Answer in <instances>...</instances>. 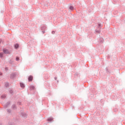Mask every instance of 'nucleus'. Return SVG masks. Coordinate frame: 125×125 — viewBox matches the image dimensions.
Listing matches in <instances>:
<instances>
[{
	"instance_id": "5",
	"label": "nucleus",
	"mask_w": 125,
	"mask_h": 125,
	"mask_svg": "<svg viewBox=\"0 0 125 125\" xmlns=\"http://www.w3.org/2000/svg\"><path fill=\"white\" fill-rule=\"evenodd\" d=\"M28 80L29 82H32V81H33V76H29L28 77Z\"/></svg>"
},
{
	"instance_id": "23",
	"label": "nucleus",
	"mask_w": 125,
	"mask_h": 125,
	"mask_svg": "<svg viewBox=\"0 0 125 125\" xmlns=\"http://www.w3.org/2000/svg\"><path fill=\"white\" fill-rule=\"evenodd\" d=\"M18 104L19 105H21V103H20V102L18 103Z\"/></svg>"
},
{
	"instance_id": "1",
	"label": "nucleus",
	"mask_w": 125,
	"mask_h": 125,
	"mask_svg": "<svg viewBox=\"0 0 125 125\" xmlns=\"http://www.w3.org/2000/svg\"><path fill=\"white\" fill-rule=\"evenodd\" d=\"M41 30L42 31L43 34H44L45 33V30H46V26L45 25H43L41 27Z\"/></svg>"
},
{
	"instance_id": "24",
	"label": "nucleus",
	"mask_w": 125,
	"mask_h": 125,
	"mask_svg": "<svg viewBox=\"0 0 125 125\" xmlns=\"http://www.w3.org/2000/svg\"><path fill=\"white\" fill-rule=\"evenodd\" d=\"M2 75V73L1 72H0V76H1Z\"/></svg>"
},
{
	"instance_id": "9",
	"label": "nucleus",
	"mask_w": 125,
	"mask_h": 125,
	"mask_svg": "<svg viewBox=\"0 0 125 125\" xmlns=\"http://www.w3.org/2000/svg\"><path fill=\"white\" fill-rule=\"evenodd\" d=\"M19 47V44H16L15 45V48H16V49H17V48H18Z\"/></svg>"
},
{
	"instance_id": "4",
	"label": "nucleus",
	"mask_w": 125,
	"mask_h": 125,
	"mask_svg": "<svg viewBox=\"0 0 125 125\" xmlns=\"http://www.w3.org/2000/svg\"><path fill=\"white\" fill-rule=\"evenodd\" d=\"M3 51L5 54H9V53H10L9 51H8L7 49H3Z\"/></svg>"
},
{
	"instance_id": "26",
	"label": "nucleus",
	"mask_w": 125,
	"mask_h": 125,
	"mask_svg": "<svg viewBox=\"0 0 125 125\" xmlns=\"http://www.w3.org/2000/svg\"><path fill=\"white\" fill-rule=\"evenodd\" d=\"M55 80H57V77H55Z\"/></svg>"
},
{
	"instance_id": "21",
	"label": "nucleus",
	"mask_w": 125,
	"mask_h": 125,
	"mask_svg": "<svg viewBox=\"0 0 125 125\" xmlns=\"http://www.w3.org/2000/svg\"><path fill=\"white\" fill-rule=\"evenodd\" d=\"M5 70L6 71H8V68L6 67V68H5Z\"/></svg>"
},
{
	"instance_id": "17",
	"label": "nucleus",
	"mask_w": 125,
	"mask_h": 125,
	"mask_svg": "<svg viewBox=\"0 0 125 125\" xmlns=\"http://www.w3.org/2000/svg\"><path fill=\"white\" fill-rule=\"evenodd\" d=\"M7 113H11V109H7Z\"/></svg>"
},
{
	"instance_id": "13",
	"label": "nucleus",
	"mask_w": 125,
	"mask_h": 125,
	"mask_svg": "<svg viewBox=\"0 0 125 125\" xmlns=\"http://www.w3.org/2000/svg\"><path fill=\"white\" fill-rule=\"evenodd\" d=\"M12 109H16V105H15V104H13L12 105Z\"/></svg>"
},
{
	"instance_id": "14",
	"label": "nucleus",
	"mask_w": 125,
	"mask_h": 125,
	"mask_svg": "<svg viewBox=\"0 0 125 125\" xmlns=\"http://www.w3.org/2000/svg\"><path fill=\"white\" fill-rule=\"evenodd\" d=\"M53 120V118H50L47 119V121L48 122H51V121H52Z\"/></svg>"
},
{
	"instance_id": "19",
	"label": "nucleus",
	"mask_w": 125,
	"mask_h": 125,
	"mask_svg": "<svg viewBox=\"0 0 125 125\" xmlns=\"http://www.w3.org/2000/svg\"><path fill=\"white\" fill-rule=\"evenodd\" d=\"M16 61H18L19 60V57H17L16 58Z\"/></svg>"
},
{
	"instance_id": "10",
	"label": "nucleus",
	"mask_w": 125,
	"mask_h": 125,
	"mask_svg": "<svg viewBox=\"0 0 125 125\" xmlns=\"http://www.w3.org/2000/svg\"><path fill=\"white\" fill-rule=\"evenodd\" d=\"M99 42H104V40L103 39V38H100Z\"/></svg>"
},
{
	"instance_id": "11",
	"label": "nucleus",
	"mask_w": 125,
	"mask_h": 125,
	"mask_svg": "<svg viewBox=\"0 0 125 125\" xmlns=\"http://www.w3.org/2000/svg\"><path fill=\"white\" fill-rule=\"evenodd\" d=\"M69 8L70 10H74V7L73 6H70Z\"/></svg>"
},
{
	"instance_id": "20",
	"label": "nucleus",
	"mask_w": 125,
	"mask_h": 125,
	"mask_svg": "<svg viewBox=\"0 0 125 125\" xmlns=\"http://www.w3.org/2000/svg\"><path fill=\"white\" fill-rule=\"evenodd\" d=\"M52 34L53 35H54V34H55V31H52Z\"/></svg>"
},
{
	"instance_id": "15",
	"label": "nucleus",
	"mask_w": 125,
	"mask_h": 125,
	"mask_svg": "<svg viewBox=\"0 0 125 125\" xmlns=\"http://www.w3.org/2000/svg\"><path fill=\"white\" fill-rule=\"evenodd\" d=\"M5 87H7V86H8V82L5 83Z\"/></svg>"
},
{
	"instance_id": "12",
	"label": "nucleus",
	"mask_w": 125,
	"mask_h": 125,
	"mask_svg": "<svg viewBox=\"0 0 125 125\" xmlns=\"http://www.w3.org/2000/svg\"><path fill=\"white\" fill-rule=\"evenodd\" d=\"M20 85L21 87H25V85L23 83H20Z\"/></svg>"
},
{
	"instance_id": "8",
	"label": "nucleus",
	"mask_w": 125,
	"mask_h": 125,
	"mask_svg": "<svg viewBox=\"0 0 125 125\" xmlns=\"http://www.w3.org/2000/svg\"><path fill=\"white\" fill-rule=\"evenodd\" d=\"M6 98V95L3 94L1 96V99H4L5 98Z\"/></svg>"
},
{
	"instance_id": "2",
	"label": "nucleus",
	"mask_w": 125,
	"mask_h": 125,
	"mask_svg": "<svg viewBox=\"0 0 125 125\" xmlns=\"http://www.w3.org/2000/svg\"><path fill=\"white\" fill-rule=\"evenodd\" d=\"M16 77V74L13 73H12L10 75V78L11 79H14V78H15Z\"/></svg>"
},
{
	"instance_id": "7",
	"label": "nucleus",
	"mask_w": 125,
	"mask_h": 125,
	"mask_svg": "<svg viewBox=\"0 0 125 125\" xmlns=\"http://www.w3.org/2000/svg\"><path fill=\"white\" fill-rule=\"evenodd\" d=\"M30 90H35V86L31 85L30 87Z\"/></svg>"
},
{
	"instance_id": "16",
	"label": "nucleus",
	"mask_w": 125,
	"mask_h": 125,
	"mask_svg": "<svg viewBox=\"0 0 125 125\" xmlns=\"http://www.w3.org/2000/svg\"><path fill=\"white\" fill-rule=\"evenodd\" d=\"M9 92L11 94H12L13 93V90H12V89H10Z\"/></svg>"
},
{
	"instance_id": "27",
	"label": "nucleus",
	"mask_w": 125,
	"mask_h": 125,
	"mask_svg": "<svg viewBox=\"0 0 125 125\" xmlns=\"http://www.w3.org/2000/svg\"><path fill=\"white\" fill-rule=\"evenodd\" d=\"M9 125H12V124H11V125L9 124Z\"/></svg>"
},
{
	"instance_id": "18",
	"label": "nucleus",
	"mask_w": 125,
	"mask_h": 125,
	"mask_svg": "<svg viewBox=\"0 0 125 125\" xmlns=\"http://www.w3.org/2000/svg\"><path fill=\"white\" fill-rule=\"evenodd\" d=\"M3 53H0V57L1 58L2 57V55H3Z\"/></svg>"
},
{
	"instance_id": "6",
	"label": "nucleus",
	"mask_w": 125,
	"mask_h": 125,
	"mask_svg": "<svg viewBox=\"0 0 125 125\" xmlns=\"http://www.w3.org/2000/svg\"><path fill=\"white\" fill-rule=\"evenodd\" d=\"M9 105H10V102H8L7 103V104H5L4 105L5 108H7V107H8Z\"/></svg>"
},
{
	"instance_id": "3",
	"label": "nucleus",
	"mask_w": 125,
	"mask_h": 125,
	"mask_svg": "<svg viewBox=\"0 0 125 125\" xmlns=\"http://www.w3.org/2000/svg\"><path fill=\"white\" fill-rule=\"evenodd\" d=\"M21 115L22 116V117L23 118H24V119H26V118H27V114L24 112H22L21 113Z\"/></svg>"
},
{
	"instance_id": "25",
	"label": "nucleus",
	"mask_w": 125,
	"mask_h": 125,
	"mask_svg": "<svg viewBox=\"0 0 125 125\" xmlns=\"http://www.w3.org/2000/svg\"><path fill=\"white\" fill-rule=\"evenodd\" d=\"M100 26H101V24H99V27H100Z\"/></svg>"
},
{
	"instance_id": "22",
	"label": "nucleus",
	"mask_w": 125,
	"mask_h": 125,
	"mask_svg": "<svg viewBox=\"0 0 125 125\" xmlns=\"http://www.w3.org/2000/svg\"><path fill=\"white\" fill-rule=\"evenodd\" d=\"M96 32H97V33H100V30H97Z\"/></svg>"
}]
</instances>
